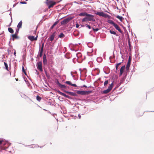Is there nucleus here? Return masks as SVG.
<instances>
[{
  "label": "nucleus",
  "instance_id": "2",
  "mask_svg": "<svg viewBox=\"0 0 154 154\" xmlns=\"http://www.w3.org/2000/svg\"><path fill=\"white\" fill-rule=\"evenodd\" d=\"M95 14L99 15L100 17L106 18L108 17V15L104 13L103 12L101 11H95Z\"/></svg>",
  "mask_w": 154,
  "mask_h": 154
},
{
  "label": "nucleus",
  "instance_id": "4",
  "mask_svg": "<svg viewBox=\"0 0 154 154\" xmlns=\"http://www.w3.org/2000/svg\"><path fill=\"white\" fill-rule=\"evenodd\" d=\"M113 86V83L112 82L108 88L106 90H104L103 91V93L104 94H106L108 93H109L110 91L112 89Z\"/></svg>",
  "mask_w": 154,
  "mask_h": 154
},
{
  "label": "nucleus",
  "instance_id": "9",
  "mask_svg": "<svg viewBox=\"0 0 154 154\" xmlns=\"http://www.w3.org/2000/svg\"><path fill=\"white\" fill-rule=\"evenodd\" d=\"M56 84H57V85H58V86L61 88L66 89V87L65 85L61 84L59 83L58 81H57V82Z\"/></svg>",
  "mask_w": 154,
  "mask_h": 154
},
{
  "label": "nucleus",
  "instance_id": "45",
  "mask_svg": "<svg viewBox=\"0 0 154 154\" xmlns=\"http://www.w3.org/2000/svg\"><path fill=\"white\" fill-rule=\"evenodd\" d=\"M17 4H14L13 5V7H15Z\"/></svg>",
  "mask_w": 154,
  "mask_h": 154
},
{
  "label": "nucleus",
  "instance_id": "13",
  "mask_svg": "<svg viewBox=\"0 0 154 154\" xmlns=\"http://www.w3.org/2000/svg\"><path fill=\"white\" fill-rule=\"evenodd\" d=\"M43 63L45 65L47 64V60L46 59V55L44 54L43 56Z\"/></svg>",
  "mask_w": 154,
  "mask_h": 154
},
{
  "label": "nucleus",
  "instance_id": "46",
  "mask_svg": "<svg viewBox=\"0 0 154 154\" xmlns=\"http://www.w3.org/2000/svg\"><path fill=\"white\" fill-rule=\"evenodd\" d=\"M83 86L84 87H85V88L87 87V86L85 85H84Z\"/></svg>",
  "mask_w": 154,
  "mask_h": 154
},
{
  "label": "nucleus",
  "instance_id": "42",
  "mask_svg": "<svg viewBox=\"0 0 154 154\" xmlns=\"http://www.w3.org/2000/svg\"><path fill=\"white\" fill-rule=\"evenodd\" d=\"M79 26V25L77 23V24H76V27L77 28H78Z\"/></svg>",
  "mask_w": 154,
  "mask_h": 154
},
{
  "label": "nucleus",
  "instance_id": "11",
  "mask_svg": "<svg viewBox=\"0 0 154 154\" xmlns=\"http://www.w3.org/2000/svg\"><path fill=\"white\" fill-rule=\"evenodd\" d=\"M125 69V66H122L120 69V73H119V76L120 77L122 76V75L123 72Z\"/></svg>",
  "mask_w": 154,
  "mask_h": 154
},
{
  "label": "nucleus",
  "instance_id": "29",
  "mask_svg": "<svg viewBox=\"0 0 154 154\" xmlns=\"http://www.w3.org/2000/svg\"><path fill=\"white\" fill-rule=\"evenodd\" d=\"M22 69L23 72L24 73V74L26 75H27L26 73V72L25 71V70L24 68V66H22Z\"/></svg>",
  "mask_w": 154,
  "mask_h": 154
},
{
  "label": "nucleus",
  "instance_id": "44",
  "mask_svg": "<svg viewBox=\"0 0 154 154\" xmlns=\"http://www.w3.org/2000/svg\"><path fill=\"white\" fill-rule=\"evenodd\" d=\"M118 66H117V65L116 66V69L117 70H118Z\"/></svg>",
  "mask_w": 154,
  "mask_h": 154
},
{
  "label": "nucleus",
  "instance_id": "6",
  "mask_svg": "<svg viewBox=\"0 0 154 154\" xmlns=\"http://www.w3.org/2000/svg\"><path fill=\"white\" fill-rule=\"evenodd\" d=\"M88 21L94 22L95 19L94 18V15L88 14L87 16Z\"/></svg>",
  "mask_w": 154,
  "mask_h": 154
},
{
  "label": "nucleus",
  "instance_id": "50",
  "mask_svg": "<svg viewBox=\"0 0 154 154\" xmlns=\"http://www.w3.org/2000/svg\"><path fill=\"white\" fill-rule=\"evenodd\" d=\"M18 32V31L17 30L16 31V32H17V33Z\"/></svg>",
  "mask_w": 154,
  "mask_h": 154
},
{
  "label": "nucleus",
  "instance_id": "26",
  "mask_svg": "<svg viewBox=\"0 0 154 154\" xmlns=\"http://www.w3.org/2000/svg\"><path fill=\"white\" fill-rule=\"evenodd\" d=\"M41 97H39V96H36V100L38 101H40L41 100Z\"/></svg>",
  "mask_w": 154,
  "mask_h": 154
},
{
  "label": "nucleus",
  "instance_id": "38",
  "mask_svg": "<svg viewBox=\"0 0 154 154\" xmlns=\"http://www.w3.org/2000/svg\"><path fill=\"white\" fill-rule=\"evenodd\" d=\"M43 47H44V44H43L42 45V46L40 50L43 51Z\"/></svg>",
  "mask_w": 154,
  "mask_h": 154
},
{
  "label": "nucleus",
  "instance_id": "37",
  "mask_svg": "<svg viewBox=\"0 0 154 154\" xmlns=\"http://www.w3.org/2000/svg\"><path fill=\"white\" fill-rule=\"evenodd\" d=\"M125 77L123 78L122 79V80H121L120 83H122L125 81Z\"/></svg>",
  "mask_w": 154,
  "mask_h": 154
},
{
  "label": "nucleus",
  "instance_id": "21",
  "mask_svg": "<svg viewBox=\"0 0 154 154\" xmlns=\"http://www.w3.org/2000/svg\"><path fill=\"white\" fill-rule=\"evenodd\" d=\"M8 31L11 33H14V30L11 28H8Z\"/></svg>",
  "mask_w": 154,
  "mask_h": 154
},
{
  "label": "nucleus",
  "instance_id": "36",
  "mask_svg": "<svg viewBox=\"0 0 154 154\" xmlns=\"http://www.w3.org/2000/svg\"><path fill=\"white\" fill-rule=\"evenodd\" d=\"M86 27L88 28L89 29H91V27L89 25L86 24Z\"/></svg>",
  "mask_w": 154,
  "mask_h": 154
},
{
  "label": "nucleus",
  "instance_id": "33",
  "mask_svg": "<svg viewBox=\"0 0 154 154\" xmlns=\"http://www.w3.org/2000/svg\"><path fill=\"white\" fill-rule=\"evenodd\" d=\"M109 32H110V33L112 34H113L114 35H116V32L114 31H113L112 30H110V31H109Z\"/></svg>",
  "mask_w": 154,
  "mask_h": 154
},
{
  "label": "nucleus",
  "instance_id": "17",
  "mask_svg": "<svg viewBox=\"0 0 154 154\" xmlns=\"http://www.w3.org/2000/svg\"><path fill=\"white\" fill-rule=\"evenodd\" d=\"M66 93L69 94V95L72 96H76L77 95L76 94L72 92H70L69 91H66Z\"/></svg>",
  "mask_w": 154,
  "mask_h": 154
},
{
  "label": "nucleus",
  "instance_id": "49",
  "mask_svg": "<svg viewBox=\"0 0 154 154\" xmlns=\"http://www.w3.org/2000/svg\"><path fill=\"white\" fill-rule=\"evenodd\" d=\"M16 80L17 81H18V79H16Z\"/></svg>",
  "mask_w": 154,
  "mask_h": 154
},
{
  "label": "nucleus",
  "instance_id": "3",
  "mask_svg": "<svg viewBox=\"0 0 154 154\" xmlns=\"http://www.w3.org/2000/svg\"><path fill=\"white\" fill-rule=\"evenodd\" d=\"M91 91H77V93L81 95H88L92 92Z\"/></svg>",
  "mask_w": 154,
  "mask_h": 154
},
{
  "label": "nucleus",
  "instance_id": "25",
  "mask_svg": "<svg viewBox=\"0 0 154 154\" xmlns=\"http://www.w3.org/2000/svg\"><path fill=\"white\" fill-rule=\"evenodd\" d=\"M65 37L63 33H61L59 35V37L60 38H63Z\"/></svg>",
  "mask_w": 154,
  "mask_h": 154
},
{
  "label": "nucleus",
  "instance_id": "28",
  "mask_svg": "<svg viewBox=\"0 0 154 154\" xmlns=\"http://www.w3.org/2000/svg\"><path fill=\"white\" fill-rule=\"evenodd\" d=\"M4 64L5 66L6 69L8 71V64L5 62H4Z\"/></svg>",
  "mask_w": 154,
  "mask_h": 154
},
{
  "label": "nucleus",
  "instance_id": "12",
  "mask_svg": "<svg viewBox=\"0 0 154 154\" xmlns=\"http://www.w3.org/2000/svg\"><path fill=\"white\" fill-rule=\"evenodd\" d=\"M113 26L115 27V28L121 33H122V30L120 28L119 26L116 24H114V25H113Z\"/></svg>",
  "mask_w": 154,
  "mask_h": 154
},
{
  "label": "nucleus",
  "instance_id": "23",
  "mask_svg": "<svg viewBox=\"0 0 154 154\" xmlns=\"http://www.w3.org/2000/svg\"><path fill=\"white\" fill-rule=\"evenodd\" d=\"M116 17L120 20L122 22L123 19V17L119 16H118Z\"/></svg>",
  "mask_w": 154,
  "mask_h": 154
},
{
  "label": "nucleus",
  "instance_id": "18",
  "mask_svg": "<svg viewBox=\"0 0 154 154\" xmlns=\"http://www.w3.org/2000/svg\"><path fill=\"white\" fill-rule=\"evenodd\" d=\"M13 40H14V39H17L18 38V37L17 36V34L15 33V34H12L11 35Z\"/></svg>",
  "mask_w": 154,
  "mask_h": 154
},
{
  "label": "nucleus",
  "instance_id": "48",
  "mask_svg": "<svg viewBox=\"0 0 154 154\" xmlns=\"http://www.w3.org/2000/svg\"><path fill=\"white\" fill-rule=\"evenodd\" d=\"M16 54V52H14V55H15Z\"/></svg>",
  "mask_w": 154,
  "mask_h": 154
},
{
  "label": "nucleus",
  "instance_id": "27",
  "mask_svg": "<svg viewBox=\"0 0 154 154\" xmlns=\"http://www.w3.org/2000/svg\"><path fill=\"white\" fill-rule=\"evenodd\" d=\"M108 83V80H106L105 81L104 83V86L106 87L107 86V84Z\"/></svg>",
  "mask_w": 154,
  "mask_h": 154
},
{
  "label": "nucleus",
  "instance_id": "51",
  "mask_svg": "<svg viewBox=\"0 0 154 154\" xmlns=\"http://www.w3.org/2000/svg\"><path fill=\"white\" fill-rule=\"evenodd\" d=\"M106 12H108L107 11H106Z\"/></svg>",
  "mask_w": 154,
  "mask_h": 154
},
{
  "label": "nucleus",
  "instance_id": "24",
  "mask_svg": "<svg viewBox=\"0 0 154 154\" xmlns=\"http://www.w3.org/2000/svg\"><path fill=\"white\" fill-rule=\"evenodd\" d=\"M58 23V21H56L54 23L53 25L51 26V29H52L54 26H55Z\"/></svg>",
  "mask_w": 154,
  "mask_h": 154
},
{
  "label": "nucleus",
  "instance_id": "35",
  "mask_svg": "<svg viewBox=\"0 0 154 154\" xmlns=\"http://www.w3.org/2000/svg\"><path fill=\"white\" fill-rule=\"evenodd\" d=\"M99 29L98 28H96V29L93 28V30L94 31H96V32L97 31L99 30Z\"/></svg>",
  "mask_w": 154,
  "mask_h": 154
},
{
  "label": "nucleus",
  "instance_id": "40",
  "mask_svg": "<svg viewBox=\"0 0 154 154\" xmlns=\"http://www.w3.org/2000/svg\"><path fill=\"white\" fill-rule=\"evenodd\" d=\"M3 142H4V141L3 140H0V145L3 144H5V143H3Z\"/></svg>",
  "mask_w": 154,
  "mask_h": 154
},
{
  "label": "nucleus",
  "instance_id": "34",
  "mask_svg": "<svg viewBox=\"0 0 154 154\" xmlns=\"http://www.w3.org/2000/svg\"><path fill=\"white\" fill-rule=\"evenodd\" d=\"M109 23H111L113 25H114V24H115L111 20H109Z\"/></svg>",
  "mask_w": 154,
  "mask_h": 154
},
{
  "label": "nucleus",
  "instance_id": "1",
  "mask_svg": "<svg viewBox=\"0 0 154 154\" xmlns=\"http://www.w3.org/2000/svg\"><path fill=\"white\" fill-rule=\"evenodd\" d=\"M46 3L49 9L52 7L56 4L55 2L49 0H47Z\"/></svg>",
  "mask_w": 154,
  "mask_h": 154
},
{
  "label": "nucleus",
  "instance_id": "15",
  "mask_svg": "<svg viewBox=\"0 0 154 154\" xmlns=\"http://www.w3.org/2000/svg\"><path fill=\"white\" fill-rule=\"evenodd\" d=\"M57 92L59 94H60V95H62L63 96H64L65 97H67L68 98H70V97L69 96H68V95H66L64 93H63L61 92H60V91H57Z\"/></svg>",
  "mask_w": 154,
  "mask_h": 154
},
{
  "label": "nucleus",
  "instance_id": "43",
  "mask_svg": "<svg viewBox=\"0 0 154 154\" xmlns=\"http://www.w3.org/2000/svg\"><path fill=\"white\" fill-rule=\"evenodd\" d=\"M121 63H118L116 65L119 66V65H120L121 64Z\"/></svg>",
  "mask_w": 154,
  "mask_h": 154
},
{
  "label": "nucleus",
  "instance_id": "20",
  "mask_svg": "<svg viewBox=\"0 0 154 154\" xmlns=\"http://www.w3.org/2000/svg\"><path fill=\"white\" fill-rule=\"evenodd\" d=\"M22 24V21H20L18 23L17 26V27L19 29L21 28Z\"/></svg>",
  "mask_w": 154,
  "mask_h": 154
},
{
  "label": "nucleus",
  "instance_id": "31",
  "mask_svg": "<svg viewBox=\"0 0 154 154\" xmlns=\"http://www.w3.org/2000/svg\"><path fill=\"white\" fill-rule=\"evenodd\" d=\"M76 56L78 57H79L82 56V54L80 53H78L76 54Z\"/></svg>",
  "mask_w": 154,
  "mask_h": 154
},
{
  "label": "nucleus",
  "instance_id": "32",
  "mask_svg": "<svg viewBox=\"0 0 154 154\" xmlns=\"http://www.w3.org/2000/svg\"><path fill=\"white\" fill-rule=\"evenodd\" d=\"M43 51L40 50V52L39 54V57H42V53H43Z\"/></svg>",
  "mask_w": 154,
  "mask_h": 154
},
{
  "label": "nucleus",
  "instance_id": "16",
  "mask_svg": "<svg viewBox=\"0 0 154 154\" xmlns=\"http://www.w3.org/2000/svg\"><path fill=\"white\" fill-rule=\"evenodd\" d=\"M65 83L68 85H71V86H73V87H76L77 86L75 84H72L70 81H66L65 82Z\"/></svg>",
  "mask_w": 154,
  "mask_h": 154
},
{
  "label": "nucleus",
  "instance_id": "5",
  "mask_svg": "<svg viewBox=\"0 0 154 154\" xmlns=\"http://www.w3.org/2000/svg\"><path fill=\"white\" fill-rule=\"evenodd\" d=\"M73 18V17H68L67 18H66L63 20L61 22V25H64L67 24L68 22L71 20Z\"/></svg>",
  "mask_w": 154,
  "mask_h": 154
},
{
  "label": "nucleus",
  "instance_id": "10",
  "mask_svg": "<svg viewBox=\"0 0 154 154\" xmlns=\"http://www.w3.org/2000/svg\"><path fill=\"white\" fill-rule=\"evenodd\" d=\"M28 38L31 41H36L37 40V36L35 38L34 36L30 35L28 36Z\"/></svg>",
  "mask_w": 154,
  "mask_h": 154
},
{
  "label": "nucleus",
  "instance_id": "14",
  "mask_svg": "<svg viewBox=\"0 0 154 154\" xmlns=\"http://www.w3.org/2000/svg\"><path fill=\"white\" fill-rule=\"evenodd\" d=\"M55 32L53 33L50 37L48 38V39H49L50 41L52 42L53 40L54 37L55 36Z\"/></svg>",
  "mask_w": 154,
  "mask_h": 154
},
{
  "label": "nucleus",
  "instance_id": "39",
  "mask_svg": "<svg viewBox=\"0 0 154 154\" xmlns=\"http://www.w3.org/2000/svg\"><path fill=\"white\" fill-rule=\"evenodd\" d=\"M45 74L46 75V76H47V77H49V75H48V74L47 73V72H46V71H45Z\"/></svg>",
  "mask_w": 154,
  "mask_h": 154
},
{
  "label": "nucleus",
  "instance_id": "22",
  "mask_svg": "<svg viewBox=\"0 0 154 154\" xmlns=\"http://www.w3.org/2000/svg\"><path fill=\"white\" fill-rule=\"evenodd\" d=\"M39 147V146L38 145L33 144L31 145V147L33 148H38Z\"/></svg>",
  "mask_w": 154,
  "mask_h": 154
},
{
  "label": "nucleus",
  "instance_id": "19",
  "mask_svg": "<svg viewBox=\"0 0 154 154\" xmlns=\"http://www.w3.org/2000/svg\"><path fill=\"white\" fill-rule=\"evenodd\" d=\"M87 14H88L86 12H82L79 14V15L80 16H87Z\"/></svg>",
  "mask_w": 154,
  "mask_h": 154
},
{
  "label": "nucleus",
  "instance_id": "7",
  "mask_svg": "<svg viewBox=\"0 0 154 154\" xmlns=\"http://www.w3.org/2000/svg\"><path fill=\"white\" fill-rule=\"evenodd\" d=\"M37 68L39 69L41 72L43 71L42 64L41 62H38L36 65Z\"/></svg>",
  "mask_w": 154,
  "mask_h": 154
},
{
  "label": "nucleus",
  "instance_id": "47",
  "mask_svg": "<svg viewBox=\"0 0 154 154\" xmlns=\"http://www.w3.org/2000/svg\"><path fill=\"white\" fill-rule=\"evenodd\" d=\"M128 43H129V47H130V42H128Z\"/></svg>",
  "mask_w": 154,
  "mask_h": 154
},
{
  "label": "nucleus",
  "instance_id": "41",
  "mask_svg": "<svg viewBox=\"0 0 154 154\" xmlns=\"http://www.w3.org/2000/svg\"><path fill=\"white\" fill-rule=\"evenodd\" d=\"M20 3L22 4H26V3L25 2H20Z\"/></svg>",
  "mask_w": 154,
  "mask_h": 154
},
{
  "label": "nucleus",
  "instance_id": "30",
  "mask_svg": "<svg viewBox=\"0 0 154 154\" xmlns=\"http://www.w3.org/2000/svg\"><path fill=\"white\" fill-rule=\"evenodd\" d=\"M87 21H88V20L87 17H86L84 18L82 20V22H85Z\"/></svg>",
  "mask_w": 154,
  "mask_h": 154
},
{
  "label": "nucleus",
  "instance_id": "8",
  "mask_svg": "<svg viewBox=\"0 0 154 154\" xmlns=\"http://www.w3.org/2000/svg\"><path fill=\"white\" fill-rule=\"evenodd\" d=\"M131 58L130 56L129 57V59L128 60V61L127 63V65L126 66V69L127 70H128L129 69V68L131 64Z\"/></svg>",
  "mask_w": 154,
  "mask_h": 154
}]
</instances>
